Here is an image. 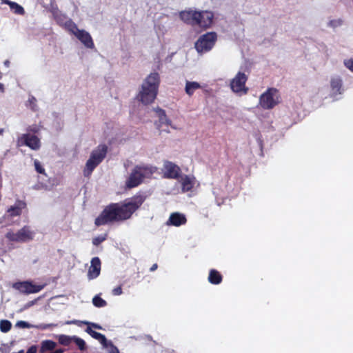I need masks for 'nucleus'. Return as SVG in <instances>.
Wrapping results in <instances>:
<instances>
[{"label": "nucleus", "mask_w": 353, "mask_h": 353, "mask_svg": "<svg viewBox=\"0 0 353 353\" xmlns=\"http://www.w3.org/2000/svg\"><path fill=\"white\" fill-rule=\"evenodd\" d=\"M34 233L29 226L25 225L17 232L12 230L6 234V238L13 242H28L33 239Z\"/></svg>", "instance_id": "obj_6"}, {"label": "nucleus", "mask_w": 353, "mask_h": 353, "mask_svg": "<svg viewBox=\"0 0 353 353\" xmlns=\"http://www.w3.org/2000/svg\"><path fill=\"white\" fill-rule=\"evenodd\" d=\"M34 164L35 170H36V171L38 173L46 175V172H45V169L41 165V163H40V162L39 161L35 160Z\"/></svg>", "instance_id": "obj_36"}, {"label": "nucleus", "mask_w": 353, "mask_h": 353, "mask_svg": "<svg viewBox=\"0 0 353 353\" xmlns=\"http://www.w3.org/2000/svg\"><path fill=\"white\" fill-rule=\"evenodd\" d=\"M200 88L201 85L198 82L187 81L185 83V91L187 94L192 96L195 90L199 89Z\"/></svg>", "instance_id": "obj_23"}, {"label": "nucleus", "mask_w": 353, "mask_h": 353, "mask_svg": "<svg viewBox=\"0 0 353 353\" xmlns=\"http://www.w3.org/2000/svg\"><path fill=\"white\" fill-rule=\"evenodd\" d=\"M208 281L212 284L217 285L221 282L222 276L216 270H211L209 274Z\"/></svg>", "instance_id": "obj_24"}, {"label": "nucleus", "mask_w": 353, "mask_h": 353, "mask_svg": "<svg viewBox=\"0 0 353 353\" xmlns=\"http://www.w3.org/2000/svg\"><path fill=\"white\" fill-rule=\"evenodd\" d=\"M196 18L198 22H196V26L207 28L212 24L214 14L208 10L197 11Z\"/></svg>", "instance_id": "obj_13"}, {"label": "nucleus", "mask_w": 353, "mask_h": 353, "mask_svg": "<svg viewBox=\"0 0 353 353\" xmlns=\"http://www.w3.org/2000/svg\"><path fill=\"white\" fill-rule=\"evenodd\" d=\"M107 239V234H104L103 236H98L97 237H94L92 239V243L98 246L100 245L102 242H103Z\"/></svg>", "instance_id": "obj_35"}, {"label": "nucleus", "mask_w": 353, "mask_h": 353, "mask_svg": "<svg viewBox=\"0 0 353 353\" xmlns=\"http://www.w3.org/2000/svg\"><path fill=\"white\" fill-rule=\"evenodd\" d=\"M37 347L35 346H31L27 351V353H36Z\"/></svg>", "instance_id": "obj_42"}, {"label": "nucleus", "mask_w": 353, "mask_h": 353, "mask_svg": "<svg viewBox=\"0 0 353 353\" xmlns=\"http://www.w3.org/2000/svg\"><path fill=\"white\" fill-rule=\"evenodd\" d=\"M27 106H28L34 112H36L38 110L37 105V99L34 97L31 96L29 97L27 102Z\"/></svg>", "instance_id": "obj_32"}, {"label": "nucleus", "mask_w": 353, "mask_h": 353, "mask_svg": "<svg viewBox=\"0 0 353 353\" xmlns=\"http://www.w3.org/2000/svg\"><path fill=\"white\" fill-rule=\"evenodd\" d=\"M16 326L21 328H30L31 327L28 322L23 321L17 322Z\"/></svg>", "instance_id": "obj_37"}, {"label": "nucleus", "mask_w": 353, "mask_h": 353, "mask_svg": "<svg viewBox=\"0 0 353 353\" xmlns=\"http://www.w3.org/2000/svg\"><path fill=\"white\" fill-rule=\"evenodd\" d=\"M72 342H74L75 344L78 346L80 350H84L86 348L85 342L81 338H79L76 336H74V339Z\"/></svg>", "instance_id": "obj_33"}, {"label": "nucleus", "mask_w": 353, "mask_h": 353, "mask_svg": "<svg viewBox=\"0 0 353 353\" xmlns=\"http://www.w3.org/2000/svg\"><path fill=\"white\" fill-rule=\"evenodd\" d=\"M159 129L160 133L165 132H170V128L176 129V128L172 125L171 121L168 119L163 110L156 108V127Z\"/></svg>", "instance_id": "obj_9"}, {"label": "nucleus", "mask_w": 353, "mask_h": 353, "mask_svg": "<svg viewBox=\"0 0 353 353\" xmlns=\"http://www.w3.org/2000/svg\"><path fill=\"white\" fill-rule=\"evenodd\" d=\"M26 208V203L24 201L17 200L14 205L10 206L7 212L10 216H20L22 212V210Z\"/></svg>", "instance_id": "obj_20"}, {"label": "nucleus", "mask_w": 353, "mask_h": 353, "mask_svg": "<svg viewBox=\"0 0 353 353\" xmlns=\"http://www.w3.org/2000/svg\"><path fill=\"white\" fill-rule=\"evenodd\" d=\"M63 27H64L68 32L74 35H76L77 32L79 30L77 24L74 23L70 19L67 21Z\"/></svg>", "instance_id": "obj_26"}, {"label": "nucleus", "mask_w": 353, "mask_h": 353, "mask_svg": "<svg viewBox=\"0 0 353 353\" xmlns=\"http://www.w3.org/2000/svg\"><path fill=\"white\" fill-rule=\"evenodd\" d=\"M55 352H58V353H63V350L62 349H58V350H56Z\"/></svg>", "instance_id": "obj_45"}, {"label": "nucleus", "mask_w": 353, "mask_h": 353, "mask_svg": "<svg viewBox=\"0 0 353 353\" xmlns=\"http://www.w3.org/2000/svg\"><path fill=\"white\" fill-rule=\"evenodd\" d=\"M162 172L164 178L179 179L181 176V170L176 164L170 161H165Z\"/></svg>", "instance_id": "obj_12"}, {"label": "nucleus", "mask_w": 353, "mask_h": 353, "mask_svg": "<svg viewBox=\"0 0 353 353\" xmlns=\"http://www.w3.org/2000/svg\"><path fill=\"white\" fill-rule=\"evenodd\" d=\"M101 261L99 257H94L91 260V265L88 270V277L90 279L97 278L101 272Z\"/></svg>", "instance_id": "obj_17"}, {"label": "nucleus", "mask_w": 353, "mask_h": 353, "mask_svg": "<svg viewBox=\"0 0 353 353\" xmlns=\"http://www.w3.org/2000/svg\"><path fill=\"white\" fill-rule=\"evenodd\" d=\"M27 131L28 132H32L34 134L38 133L39 131V128L37 125H29L27 128Z\"/></svg>", "instance_id": "obj_39"}, {"label": "nucleus", "mask_w": 353, "mask_h": 353, "mask_svg": "<svg viewBox=\"0 0 353 353\" xmlns=\"http://www.w3.org/2000/svg\"><path fill=\"white\" fill-rule=\"evenodd\" d=\"M74 336L61 334L58 336V341L61 345L68 346L72 342Z\"/></svg>", "instance_id": "obj_28"}, {"label": "nucleus", "mask_w": 353, "mask_h": 353, "mask_svg": "<svg viewBox=\"0 0 353 353\" xmlns=\"http://www.w3.org/2000/svg\"><path fill=\"white\" fill-rule=\"evenodd\" d=\"M330 88L332 96L342 94L343 91L342 88V79L339 76L335 75L331 77Z\"/></svg>", "instance_id": "obj_18"}, {"label": "nucleus", "mask_w": 353, "mask_h": 353, "mask_svg": "<svg viewBox=\"0 0 353 353\" xmlns=\"http://www.w3.org/2000/svg\"><path fill=\"white\" fill-rule=\"evenodd\" d=\"M11 9H14V12L17 14H23L24 13L23 8L15 2L11 4Z\"/></svg>", "instance_id": "obj_34"}, {"label": "nucleus", "mask_w": 353, "mask_h": 353, "mask_svg": "<svg viewBox=\"0 0 353 353\" xmlns=\"http://www.w3.org/2000/svg\"><path fill=\"white\" fill-rule=\"evenodd\" d=\"M278 102V91L275 88H268L259 99L260 105L265 110L273 108Z\"/></svg>", "instance_id": "obj_8"}, {"label": "nucleus", "mask_w": 353, "mask_h": 353, "mask_svg": "<svg viewBox=\"0 0 353 353\" xmlns=\"http://www.w3.org/2000/svg\"><path fill=\"white\" fill-rule=\"evenodd\" d=\"M13 288L21 293L29 294L37 293L44 288V285H36L32 281H20L13 284Z\"/></svg>", "instance_id": "obj_11"}, {"label": "nucleus", "mask_w": 353, "mask_h": 353, "mask_svg": "<svg viewBox=\"0 0 353 353\" xmlns=\"http://www.w3.org/2000/svg\"><path fill=\"white\" fill-rule=\"evenodd\" d=\"M12 328V323L8 320H1L0 321V330L1 332L6 333L9 332Z\"/></svg>", "instance_id": "obj_29"}, {"label": "nucleus", "mask_w": 353, "mask_h": 353, "mask_svg": "<svg viewBox=\"0 0 353 353\" xmlns=\"http://www.w3.org/2000/svg\"><path fill=\"white\" fill-rule=\"evenodd\" d=\"M155 83H156V85L157 84V81H155Z\"/></svg>", "instance_id": "obj_48"}, {"label": "nucleus", "mask_w": 353, "mask_h": 353, "mask_svg": "<svg viewBox=\"0 0 353 353\" xmlns=\"http://www.w3.org/2000/svg\"><path fill=\"white\" fill-rule=\"evenodd\" d=\"M13 353H24V351L23 350H20L18 352H13Z\"/></svg>", "instance_id": "obj_47"}, {"label": "nucleus", "mask_w": 353, "mask_h": 353, "mask_svg": "<svg viewBox=\"0 0 353 353\" xmlns=\"http://www.w3.org/2000/svg\"><path fill=\"white\" fill-rule=\"evenodd\" d=\"M75 37L88 48H93L94 44L89 32L84 30H79Z\"/></svg>", "instance_id": "obj_16"}, {"label": "nucleus", "mask_w": 353, "mask_h": 353, "mask_svg": "<svg viewBox=\"0 0 353 353\" xmlns=\"http://www.w3.org/2000/svg\"><path fill=\"white\" fill-rule=\"evenodd\" d=\"M186 221L187 220L184 214L179 212H174L170 214L166 223L168 225L179 227L184 225L186 223Z\"/></svg>", "instance_id": "obj_19"}, {"label": "nucleus", "mask_w": 353, "mask_h": 353, "mask_svg": "<svg viewBox=\"0 0 353 353\" xmlns=\"http://www.w3.org/2000/svg\"><path fill=\"white\" fill-rule=\"evenodd\" d=\"M153 174L152 166L147 165H136L125 181V188L132 189L141 184L145 179L150 178Z\"/></svg>", "instance_id": "obj_2"}, {"label": "nucleus", "mask_w": 353, "mask_h": 353, "mask_svg": "<svg viewBox=\"0 0 353 353\" xmlns=\"http://www.w3.org/2000/svg\"><path fill=\"white\" fill-rule=\"evenodd\" d=\"M180 19L185 23L196 26L197 20V11L189 10H184L179 13Z\"/></svg>", "instance_id": "obj_15"}, {"label": "nucleus", "mask_w": 353, "mask_h": 353, "mask_svg": "<svg viewBox=\"0 0 353 353\" xmlns=\"http://www.w3.org/2000/svg\"><path fill=\"white\" fill-rule=\"evenodd\" d=\"M343 25V20L341 19H330L327 22V26L330 28H332L333 29H335L336 28H339Z\"/></svg>", "instance_id": "obj_31"}, {"label": "nucleus", "mask_w": 353, "mask_h": 353, "mask_svg": "<svg viewBox=\"0 0 353 353\" xmlns=\"http://www.w3.org/2000/svg\"><path fill=\"white\" fill-rule=\"evenodd\" d=\"M150 270H152V271L154 270V265H153L150 268Z\"/></svg>", "instance_id": "obj_46"}, {"label": "nucleus", "mask_w": 353, "mask_h": 353, "mask_svg": "<svg viewBox=\"0 0 353 353\" xmlns=\"http://www.w3.org/2000/svg\"><path fill=\"white\" fill-rule=\"evenodd\" d=\"M138 97L144 104L151 103L154 100V74L150 73L142 85V90Z\"/></svg>", "instance_id": "obj_4"}, {"label": "nucleus", "mask_w": 353, "mask_h": 353, "mask_svg": "<svg viewBox=\"0 0 353 353\" xmlns=\"http://www.w3.org/2000/svg\"><path fill=\"white\" fill-rule=\"evenodd\" d=\"M143 201V197L137 195L125 200L122 203H110L95 219L94 224L99 227L113 222L127 220L132 216Z\"/></svg>", "instance_id": "obj_1"}, {"label": "nucleus", "mask_w": 353, "mask_h": 353, "mask_svg": "<svg viewBox=\"0 0 353 353\" xmlns=\"http://www.w3.org/2000/svg\"><path fill=\"white\" fill-rule=\"evenodd\" d=\"M109 353H119L118 348L114 345L111 344V347Z\"/></svg>", "instance_id": "obj_41"}, {"label": "nucleus", "mask_w": 353, "mask_h": 353, "mask_svg": "<svg viewBox=\"0 0 353 353\" xmlns=\"http://www.w3.org/2000/svg\"><path fill=\"white\" fill-rule=\"evenodd\" d=\"M85 332L92 338L98 340L103 345H107V339L103 334L93 330L90 326L86 328Z\"/></svg>", "instance_id": "obj_22"}, {"label": "nucleus", "mask_w": 353, "mask_h": 353, "mask_svg": "<svg viewBox=\"0 0 353 353\" xmlns=\"http://www.w3.org/2000/svg\"><path fill=\"white\" fill-rule=\"evenodd\" d=\"M344 65L350 71L353 72V59L344 60Z\"/></svg>", "instance_id": "obj_38"}, {"label": "nucleus", "mask_w": 353, "mask_h": 353, "mask_svg": "<svg viewBox=\"0 0 353 353\" xmlns=\"http://www.w3.org/2000/svg\"><path fill=\"white\" fill-rule=\"evenodd\" d=\"M0 92H4V85L1 83H0Z\"/></svg>", "instance_id": "obj_44"}, {"label": "nucleus", "mask_w": 353, "mask_h": 353, "mask_svg": "<svg viewBox=\"0 0 353 353\" xmlns=\"http://www.w3.org/2000/svg\"><path fill=\"white\" fill-rule=\"evenodd\" d=\"M51 12L52 14L54 19L56 21L58 25L63 27L64 24L69 19L67 18L66 15L63 14L57 7L52 8L51 10Z\"/></svg>", "instance_id": "obj_21"}, {"label": "nucleus", "mask_w": 353, "mask_h": 353, "mask_svg": "<svg viewBox=\"0 0 353 353\" xmlns=\"http://www.w3.org/2000/svg\"><path fill=\"white\" fill-rule=\"evenodd\" d=\"M216 40L217 34L215 32H209L203 34L195 42V49L198 53H206L213 48Z\"/></svg>", "instance_id": "obj_5"}, {"label": "nucleus", "mask_w": 353, "mask_h": 353, "mask_svg": "<svg viewBox=\"0 0 353 353\" xmlns=\"http://www.w3.org/2000/svg\"><path fill=\"white\" fill-rule=\"evenodd\" d=\"M92 303L97 307H103L107 305V302L99 295H96L93 297Z\"/></svg>", "instance_id": "obj_30"}, {"label": "nucleus", "mask_w": 353, "mask_h": 353, "mask_svg": "<svg viewBox=\"0 0 353 353\" xmlns=\"http://www.w3.org/2000/svg\"><path fill=\"white\" fill-rule=\"evenodd\" d=\"M178 180V183L181 184L183 193L191 191L196 183V179L194 176L185 174L181 175Z\"/></svg>", "instance_id": "obj_14"}, {"label": "nucleus", "mask_w": 353, "mask_h": 353, "mask_svg": "<svg viewBox=\"0 0 353 353\" xmlns=\"http://www.w3.org/2000/svg\"><path fill=\"white\" fill-rule=\"evenodd\" d=\"M3 2L6 4L9 5L10 8H11V4L14 3V2L10 1V0H3Z\"/></svg>", "instance_id": "obj_43"}, {"label": "nucleus", "mask_w": 353, "mask_h": 353, "mask_svg": "<svg viewBox=\"0 0 353 353\" xmlns=\"http://www.w3.org/2000/svg\"><path fill=\"white\" fill-rule=\"evenodd\" d=\"M65 324L66 325H76L79 327H81L83 325H91L92 327L96 328V329H98V330H100L101 329V326L98 325V324H96V323H90V322H88V321H80V320H72V321H67L65 322Z\"/></svg>", "instance_id": "obj_25"}, {"label": "nucleus", "mask_w": 353, "mask_h": 353, "mask_svg": "<svg viewBox=\"0 0 353 353\" xmlns=\"http://www.w3.org/2000/svg\"><path fill=\"white\" fill-rule=\"evenodd\" d=\"M108 152V147L105 145H99L96 150H93L90 158L85 163L83 170V175L88 177L93 170L104 159Z\"/></svg>", "instance_id": "obj_3"}, {"label": "nucleus", "mask_w": 353, "mask_h": 353, "mask_svg": "<svg viewBox=\"0 0 353 353\" xmlns=\"http://www.w3.org/2000/svg\"><path fill=\"white\" fill-rule=\"evenodd\" d=\"M248 76L242 72H239L230 81V88L235 94L242 96L246 94L248 88L245 86Z\"/></svg>", "instance_id": "obj_7"}, {"label": "nucleus", "mask_w": 353, "mask_h": 353, "mask_svg": "<svg viewBox=\"0 0 353 353\" xmlns=\"http://www.w3.org/2000/svg\"><path fill=\"white\" fill-rule=\"evenodd\" d=\"M122 292L123 291L121 285L114 288L112 292V294L114 296L121 295Z\"/></svg>", "instance_id": "obj_40"}, {"label": "nucleus", "mask_w": 353, "mask_h": 353, "mask_svg": "<svg viewBox=\"0 0 353 353\" xmlns=\"http://www.w3.org/2000/svg\"><path fill=\"white\" fill-rule=\"evenodd\" d=\"M17 145L18 147L26 145L33 150H38L41 147V141L37 136L26 133L17 139Z\"/></svg>", "instance_id": "obj_10"}, {"label": "nucleus", "mask_w": 353, "mask_h": 353, "mask_svg": "<svg viewBox=\"0 0 353 353\" xmlns=\"http://www.w3.org/2000/svg\"><path fill=\"white\" fill-rule=\"evenodd\" d=\"M57 344L54 341L51 340H45L41 343V350L42 352L53 350Z\"/></svg>", "instance_id": "obj_27"}]
</instances>
